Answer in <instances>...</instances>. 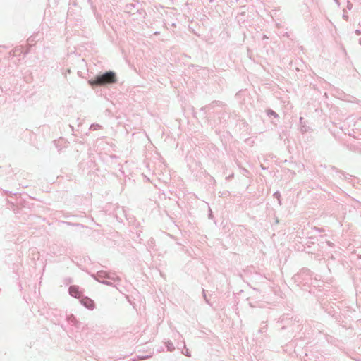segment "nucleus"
<instances>
[{
    "label": "nucleus",
    "mask_w": 361,
    "mask_h": 361,
    "mask_svg": "<svg viewBox=\"0 0 361 361\" xmlns=\"http://www.w3.org/2000/svg\"><path fill=\"white\" fill-rule=\"evenodd\" d=\"M70 293L71 295H73L75 298L80 297L79 292L76 290V288L75 287L70 288Z\"/></svg>",
    "instance_id": "obj_2"
},
{
    "label": "nucleus",
    "mask_w": 361,
    "mask_h": 361,
    "mask_svg": "<svg viewBox=\"0 0 361 361\" xmlns=\"http://www.w3.org/2000/svg\"><path fill=\"white\" fill-rule=\"evenodd\" d=\"M85 305L88 307L89 308H91L92 307V302L91 300L88 301V303H85Z\"/></svg>",
    "instance_id": "obj_3"
},
{
    "label": "nucleus",
    "mask_w": 361,
    "mask_h": 361,
    "mask_svg": "<svg viewBox=\"0 0 361 361\" xmlns=\"http://www.w3.org/2000/svg\"><path fill=\"white\" fill-rule=\"evenodd\" d=\"M116 82V74L114 72H107L102 75L97 76L96 80L91 81V85H102L111 84Z\"/></svg>",
    "instance_id": "obj_1"
}]
</instances>
